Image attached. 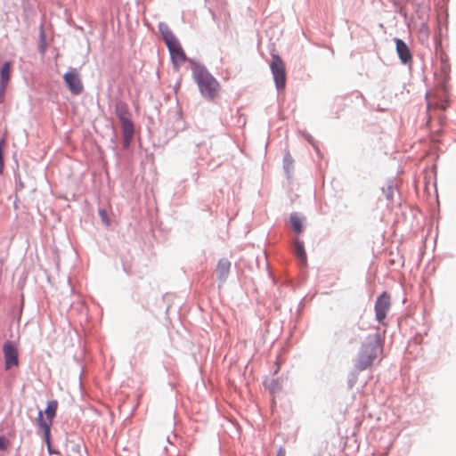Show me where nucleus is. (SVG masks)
Listing matches in <instances>:
<instances>
[{"label": "nucleus", "instance_id": "dca6fc26", "mask_svg": "<svg viewBox=\"0 0 456 456\" xmlns=\"http://www.w3.org/2000/svg\"><path fill=\"white\" fill-rule=\"evenodd\" d=\"M9 441L4 436H0V450H6Z\"/></svg>", "mask_w": 456, "mask_h": 456}, {"label": "nucleus", "instance_id": "6ab92c4d", "mask_svg": "<svg viewBox=\"0 0 456 456\" xmlns=\"http://www.w3.org/2000/svg\"><path fill=\"white\" fill-rule=\"evenodd\" d=\"M4 170V156H0V174L3 173Z\"/></svg>", "mask_w": 456, "mask_h": 456}, {"label": "nucleus", "instance_id": "2eb2a0df", "mask_svg": "<svg viewBox=\"0 0 456 456\" xmlns=\"http://www.w3.org/2000/svg\"><path fill=\"white\" fill-rule=\"evenodd\" d=\"M290 224L293 230L296 232L300 233L303 231V224L301 219L297 214H293L290 216Z\"/></svg>", "mask_w": 456, "mask_h": 456}, {"label": "nucleus", "instance_id": "20e7f679", "mask_svg": "<svg viewBox=\"0 0 456 456\" xmlns=\"http://www.w3.org/2000/svg\"><path fill=\"white\" fill-rule=\"evenodd\" d=\"M58 408V402L55 400L50 401L47 403V407L45 411V418L43 416V412L40 411L37 419V422L40 429L44 432L45 443L50 449V436H51V426L53 419L56 415Z\"/></svg>", "mask_w": 456, "mask_h": 456}, {"label": "nucleus", "instance_id": "f8f14e48", "mask_svg": "<svg viewBox=\"0 0 456 456\" xmlns=\"http://www.w3.org/2000/svg\"><path fill=\"white\" fill-rule=\"evenodd\" d=\"M294 254L300 261L301 265L305 266L307 265V256L305 250L304 243L298 240L294 242Z\"/></svg>", "mask_w": 456, "mask_h": 456}, {"label": "nucleus", "instance_id": "ddd939ff", "mask_svg": "<svg viewBox=\"0 0 456 456\" xmlns=\"http://www.w3.org/2000/svg\"><path fill=\"white\" fill-rule=\"evenodd\" d=\"M115 113L118 117L120 122L131 119L128 106L124 102H117L115 105Z\"/></svg>", "mask_w": 456, "mask_h": 456}, {"label": "nucleus", "instance_id": "6e6552de", "mask_svg": "<svg viewBox=\"0 0 456 456\" xmlns=\"http://www.w3.org/2000/svg\"><path fill=\"white\" fill-rule=\"evenodd\" d=\"M5 368L7 370L19 365L18 349L11 342H5L3 347Z\"/></svg>", "mask_w": 456, "mask_h": 456}, {"label": "nucleus", "instance_id": "a211bd4d", "mask_svg": "<svg viewBox=\"0 0 456 456\" xmlns=\"http://www.w3.org/2000/svg\"><path fill=\"white\" fill-rule=\"evenodd\" d=\"M276 456H286V451L283 448H280Z\"/></svg>", "mask_w": 456, "mask_h": 456}, {"label": "nucleus", "instance_id": "aec40b11", "mask_svg": "<svg viewBox=\"0 0 456 456\" xmlns=\"http://www.w3.org/2000/svg\"><path fill=\"white\" fill-rule=\"evenodd\" d=\"M4 144H5L4 140H2L0 142V156H3V147L4 146Z\"/></svg>", "mask_w": 456, "mask_h": 456}, {"label": "nucleus", "instance_id": "7ed1b4c3", "mask_svg": "<svg viewBox=\"0 0 456 456\" xmlns=\"http://www.w3.org/2000/svg\"><path fill=\"white\" fill-rule=\"evenodd\" d=\"M160 32L169 50L173 64L175 67H180L186 61L187 58L179 40L167 26L160 28Z\"/></svg>", "mask_w": 456, "mask_h": 456}, {"label": "nucleus", "instance_id": "9b49d317", "mask_svg": "<svg viewBox=\"0 0 456 456\" xmlns=\"http://www.w3.org/2000/svg\"><path fill=\"white\" fill-rule=\"evenodd\" d=\"M230 269L231 262L228 259L219 260L216 269L217 278L220 280H225L229 274Z\"/></svg>", "mask_w": 456, "mask_h": 456}, {"label": "nucleus", "instance_id": "f257e3e1", "mask_svg": "<svg viewBox=\"0 0 456 456\" xmlns=\"http://www.w3.org/2000/svg\"><path fill=\"white\" fill-rule=\"evenodd\" d=\"M381 353L382 345L379 335L369 336L359 350L355 368L360 371L370 368Z\"/></svg>", "mask_w": 456, "mask_h": 456}, {"label": "nucleus", "instance_id": "4468645a", "mask_svg": "<svg viewBox=\"0 0 456 456\" xmlns=\"http://www.w3.org/2000/svg\"><path fill=\"white\" fill-rule=\"evenodd\" d=\"M1 80H0V87L1 88H6L10 77H11V62L7 61L5 62L0 72Z\"/></svg>", "mask_w": 456, "mask_h": 456}, {"label": "nucleus", "instance_id": "9d476101", "mask_svg": "<svg viewBox=\"0 0 456 456\" xmlns=\"http://www.w3.org/2000/svg\"><path fill=\"white\" fill-rule=\"evenodd\" d=\"M395 42L396 45V52L398 53L400 60L403 63L410 62L411 61V53L407 45L399 38H395Z\"/></svg>", "mask_w": 456, "mask_h": 456}, {"label": "nucleus", "instance_id": "f3484780", "mask_svg": "<svg viewBox=\"0 0 456 456\" xmlns=\"http://www.w3.org/2000/svg\"><path fill=\"white\" fill-rule=\"evenodd\" d=\"M5 89H6V88H1V87H0V102H4V94H5Z\"/></svg>", "mask_w": 456, "mask_h": 456}, {"label": "nucleus", "instance_id": "0eeeda50", "mask_svg": "<svg viewBox=\"0 0 456 456\" xmlns=\"http://www.w3.org/2000/svg\"><path fill=\"white\" fill-rule=\"evenodd\" d=\"M391 307V297L387 292H383L378 297L375 303V314L379 322L383 323L387 317V314Z\"/></svg>", "mask_w": 456, "mask_h": 456}, {"label": "nucleus", "instance_id": "1a4fd4ad", "mask_svg": "<svg viewBox=\"0 0 456 456\" xmlns=\"http://www.w3.org/2000/svg\"><path fill=\"white\" fill-rule=\"evenodd\" d=\"M123 134V146L127 148L134 136V124L131 119L121 121Z\"/></svg>", "mask_w": 456, "mask_h": 456}, {"label": "nucleus", "instance_id": "f03ea898", "mask_svg": "<svg viewBox=\"0 0 456 456\" xmlns=\"http://www.w3.org/2000/svg\"><path fill=\"white\" fill-rule=\"evenodd\" d=\"M194 77L201 94L205 98L214 100L218 96L221 89L220 84L206 69H196Z\"/></svg>", "mask_w": 456, "mask_h": 456}, {"label": "nucleus", "instance_id": "412c9836", "mask_svg": "<svg viewBox=\"0 0 456 456\" xmlns=\"http://www.w3.org/2000/svg\"><path fill=\"white\" fill-rule=\"evenodd\" d=\"M41 52H42V53H45V46H42V47H41Z\"/></svg>", "mask_w": 456, "mask_h": 456}, {"label": "nucleus", "instance_id": "39448f33", "mask_svg": "<svg viewBox=\"0 0 456 456\" xmlns=\"http://www.w3.org/2000/svg\"><path fill=\"white\" fill-rule=\"evenodd\" d=\"M272 74L278 90L285 88L286 86V69L285 63L281 58L277 54L272 55V61L270 64Z\"/></svg>", "mask_w": 456, "mask_h": 456}, {"label": "nucleus", "instance_id": "423d86ee", "mask_svg": "<svg viewBox=\"0 0 456 456\" xmlns=\"http://www.w3.org/2000/svg\"><path fill=\"white\" fill-rule=\"evenodd\" d=\"M63 79L71 94L77 95L84 91V86L77 69H70L64 74Z\"/></svg>", "mask_w": 456, "mask_h": 456}]
</instances>
